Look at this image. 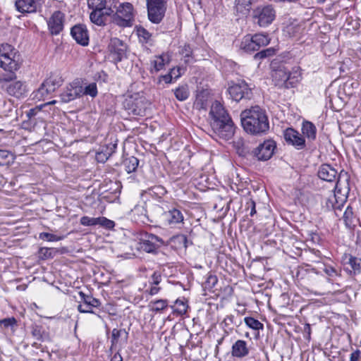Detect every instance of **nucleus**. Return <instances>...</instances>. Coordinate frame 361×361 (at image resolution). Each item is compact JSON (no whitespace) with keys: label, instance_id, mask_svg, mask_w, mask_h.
Masks as SVG:
<instances>
[{"label":"nucleus","instance_id":"obj_44","mask_svg":"<svg viewBox=\"0 0 361 361\" xmlns=\"http://www.w3.org/2000/svg\"><path fill=\"white\" fill-rule=\"evenodd\" d=\"M97 225H99L102 228L106 229H112L115 226L114 221L110 220L104 216L97 217Z\"/></svg>","mask_w":361,"mask_h":361},{"label":"nucleus","instance_id":"obj_13","mask_svg":"<svg viewBox=\"0 0 361 361\" xmlns=\"http://www.w3.org/2000/svg\"><path fill=\"white\" fill-rule=\"evenodd\" d=\"M283 137L288 145H291L297 149H302L305 147V140L303 135L292 128L284 130Z\"/></svg>","mask_w":361,"mask_h":361},{"label":"nucleus","instance_id":"obj_58","mask_svg":"<svg viewBox=\"0 0 361 361\" xmlns=\"http://www.w3.org/2000/svg\"><path fill=\"white\" fill-rule=\"evenodd\" d=\"M361 356V351L358 349L354 350L350 355V361H359Z\"/></svg>","mask_w":361,"mask_h":361},{"label":"nucleus","instance_id":"obj_46","mask_svg":"<svg viewBox=\"0 0 361 361\" xmlns=\"http://www.w3.org/2000/svg\"><path fill=\"white\" fill-rule=\"evenodd\" d=\"M39 238L41 240H47L49 242L59 241L63 239L62 236H58L56 235L46 232L39 233Z\"/></svg>","mask_w":361,"mask_h":361},{"label":"nucleus","instance_id":"obj_64","mask_svg":"<svg viewBox=\"0 0 361 361\" xmlns=\"http://www.w3.org/2000/svg\"><path fill=\"white\" fill-rule=\"evenodd\" d=\"M111 361H123V357L118 353H117L114 355Z\"/></svg>","mask_w":361,"mask_h":361},{"label":"nucleus","instance_id":"obj_32","mask_svg":"<svg viewBox=\"0 0 361 361\" xmlns=\"http://www.w3.org/2000/svg\"><path fill=\"white\" fill-rule=\"evenodd\" d=\"M52 93L51 90L45 85L44 81L41 84L39 87L33 92L34 98L38 100H44L45 98Z\"/></svg>","mask_w":361,"mask_h":361},{"label":"nucleus","instance_id":"obj_31","mask_svg":"<svg viewBox=\"0 0 361 361\" xmlns=\"http://www.w3.org/2000/svg\"><path fill=\"white\" fill-rule=\"evenodd\" d=\"M107 4V0H87V6L92 11L112 9Z\"/></svg>","mask_w":361,"mask_h":361},{"label":"nucleus","instance_id":"obj_21","mask_svg":"<svg viewBox=\"0 0 361 361\" xmlns=\"http://www.w3.org/2000/svg\"><path fill=\"white\" fill-rule=\"evenodd\" d=\"M114 11L113 9L92 11L90 14V20L97 25H104L107 17L111 15Z\"/></svg>","mask_w":361,"mask_h":361},{"label":"nucleus","instance_id":"obj_38","mask_svg":"<svg viewBox=\"0 0 361 361\" xmlns=\"http://www.w3.org/2000/svg\"><path fill=\"white\" fill-rule=\"evenodd\" d=\"M288 75L290 78H288V85L289 87H293L297 82H298L301 78V74L300 72L299 67H295L293 69L292 72H288Z\"/></svg>","mask_w":361,"mask_h":361},{"label":"nucleus","instance_id":"obj_22","mask_svg":"<svg viewBox=\"0 0 361 361\" xmlns=\"http://www.w3.org/2000/svg\"><path fill=\"white\" fill-rule=\"evenodd\" d=\"M250 350L247 342L243 340L236 341L231 348L232 356L238 358H242L248 355Z\"/></svg>","mask_w":361,"mask_h":361},{"label":"nucleus","instance_id":"obj_54","mask_svg":"<svg viewBox=\"0 0 361 361\" xmlns=\"http://www.w3.org/2000/svg\"><path fill=\"white\" fill-rule=\"evenodd\" d=\"M92 307V306L83 303L78 305V310L81 313H94Z\"/></svg>","mask_w":361,"mask_h":361},{"label":"nucleus","instance_id":"obj_20","mask_svg":"<svg viewBox=\"0 0 361 361\" xmlns=\"http://www.w3.org/2000/svg\"><path fill=\"white\" fill-rule=\"evenodd\" d=\"M209 115L212 118V121H225L230 118L222 104L217 101H215L212 104Z\"/></svg>","mask_w":361,"mask_h":361},{"label":"nucleus","instance_id":"obj_40","mask_svg":"<svg viewBox=\"0 0 361 361\" xmlns=\"http://www.w3.org/2000/svg\"><path fill=\"white\" fill-rule=\"evenodd\" d=\"M323 271L327 275V281L329 283H333L336 277L341 276L340 271L330 265H324Z\"/></svg>","mask_w":361,"mask_h":361},{"label":"nucleus","instance_id":"obj_2","mask_svg":"<svg viewBox=\"0 0 361 361\" xmlns=\"http://www.w3.org/2000/svg\"><path fill=\"white\" fill-rule=\"evenodd\" d=\"M318 176L323 180L333 182L337 180L335 186L334 198L338 203V199L343 202L347 198L348 188L346 186L343 189L340 188V176H338V171L330 164H322L318 171Z\"/></svg>","mask_w":361,"mask_h":361},{"label":"nucleus","instance_id":"obj_15","mask_svg":"<svg viewBox=\"0 0 361 361\" xmlns=\"http://www.w3.org/2000/svg\"><path fill=\"white\" fill-rule=\"evenodd\" d=\"M16 10L22 13H34L42 7L41 0H16Z\"/></svg>","mask_w":361,"mask_h":361},{"label":"nucleus","instance_id":"obj_33","mask_svg":"<svg viewBox=\"0 0 361 361\" xmlns=\"http://www.w3.org/2000/svg\"><path fill=\"white\" fill-rule=\"evenodd\" d=\"M123 164L127 173H130L135 171L139 164V160L132 156L125 159Z\"/></svg>","mask_w":361,"mask_h":361},{"label":"nucleus","instance_id":"obj_36","mask_svg":"<svg viewBox=\"0 0 361 361\" xmlns=\"http://www.w3.org/2000/svg\"><path fill=\"white\" fill-rule=\"evenodd\" d=\"M168 306V301L166 300H157L155 301H151L149 302V307L152 312H159L164 309H166Z\"/></svg>","mask_w":361,"mask_h":361},{"label":"nucleus","instance_id":"obj_45","mask_svg":"<svg viewBox=\"0 0 361 361\" xmlns=\"http://www.w3.org/2000/svg\"><path fill=\"white\" fill-rule=\"evenodd\" d=\"M171 241L178 244L180 247H183L185 248L188 247V240L186 235L183 234H179L173 236L171 238Z\"/></svg>","mask_w":361,"mask_h":361},{"label":"nucleus","instance_id":"obj_41","mask_svg":"<svg viewBox=\"0 0 361 361\" xmlns=\"http://www.w3.org/2000/svg\"><path fill=\"white\" fill-rule=\"evenodd\" d=\"M252 37L255 41L257 47H258V49L261 47L267 46V44H269V43L270 42V39H269L268 35H264V34H262V33L255 34V35H252Z\"/></svg>","mask_w":361,"mask_h":361},{"label":"nucleus","instance_id":"obj_57","mask_svg":"<svg viewBox=\"0 0 361 361\" xmlns=\"http://www.w3.org/2000/svg\"><path fill=\"white\" fill-rule=\"evenodd\" d=\"M169 73L171 75L172 78L174 80H176L181 75L180 68H173L170 70Z\"/></svg>","mask_w":361,"mask_h":361},{"label":"nucleus","instance_id":"obj_30","mask_svg":"<svg viewBox=\"0 0 361 361\" xmlns=\"http://www.w3.org/2000/svg\"><path fill=\"white\" fill-rule=\"evenodd\" d=\"M343 219L346 227L351 228L355 226V216L351 206L349 205L346 207L343 216Z\"/></svg>","mask_w":361,"mask_h":361},{"label":"nucleus","instance_id":"obj_26","mask_svg":"<svg viewBox=\"0 0 361 361\" xmlns=\"http://www.w3.org/2000/svg\"><path fill=\"white\" fill-rule=\"evenodd\" d=\"M169 63L168 56L162 54L157 56L151 61V73L158 72L164 68L165 64Z\"/></svg>","mask_w":361,"mask_h":361},{"label":"nucleus","instance_id":"obj_34","mask_svg":"<svg viewBox=\"0 0 361 361\" xmlns=\"http://www.w3.org/2000/svg\"><path fill=\"white\" fill-rule=\"evenodd\" d=\"M79 295L82 303L92 306L93 307H98L101 305V302L99 299L93 298L90 295H87L82 291L79 292Z\"/></svg>","mask_w":361,"mask_h":361},{"label":"nucleus","instance_id":"obj_3","mask_svg":"<svg viewBox=\"0 0 361 361\" xmlns=\"http://www.w3.org/2000/svg\"><path fill=\"white\" fill-rule=\"evenodd\" d=\"M113 23L121 27H132L135 22V11L133 5L129 2L118 3L114 6Z\"/></svg>","mask_w":361,"mask_h":361},{"label":"nucleus","instance_id":"obj_49","mask_svg":"<svg viewBox=\"0 0 361 361\" xmlns=\"http://www.w3.org/2000/svg\"><path fill=\"white\" fill-rule=\"evenodd\" d=\"M218 279L217 277L214 275L209 274L207 280L204 283V287L205 288H207L209 290L212 289L214 286L217 283Z\"/></svg>","mask_w":361,"mask_h":361},{"label":"nucleus","instance_id":"obj_42","mask_svg":"<svg viewBox=\"0 0 361 361\" xmlns=\"http://www.w3.org/2000/svg\"><path fill=\"white\" fill-rule=\"evenodd\" d=\"M245 324L252 329L259 330L263 329V324L257 319L247 317L244 319Z\"/></svg>","mask_w":361,"mask_h":361},{"label":"nucleus","instance_id":"obj_63","mask_svg":"<svg viewBox=\"0 0 361 361\" xmlns=\"http://www.w3.org/2000/svg\"><path fill=\"white\" fill-rule=\"evenodd\" d=\"M247 204L248 205V207H251L250 215L252 216L256 213L255 202L253 200H250L247 203Z\"/></svg>","mask_w":361,"mask_h":361},{"label":"nucleus","instance_id":"obj_29","mask_svg":"<svg viewBox=\"0 0 361 361\" xmlns=\"http://www.w3.org/2000/svg\"><path fill=\"white\" fill-rule=\"evenodd\" d=\"M252 2L253 0H235V10L242 16H245L250 12Z\"/></svg>","mask_w":361,"mask_h":361},{"label":"nucleus","instance_id":"obj_18","mask_svg":"<svg viewBox=\"0 0 361 361\" xmlns=\"http://www.w3.org/2000/svg\"><path fill=\"white\" fill-rule=\"evenodd\" d=\"M161 218L167 225H176L179 223H183L184 216L183 213L179 209L172 208L162 214Z\"/></svg>","mask_w":361,"mask_h":361},{"label":"nucleus","instance_id":"obj_56","mask_svg":"<svg viewBox=\"0 0 361 361\" xmlns=\"http://www.w3.org/2000/svg\"><path fill=\"white\" fill-rule=\"evenodd\" d=\"M173 79L169 73L166 75H161L159 78V83H161L162 81H164L166 84H170L173 82Z\"/></svg>","mask_w":361,"mask_h":361},{"label":"nucleus","instance_id":"obj_16","mask_svg":"<svg viewBox=\"0 0 361 361\" xmlns=\"http://www.w3.org/2000/svg\"><path fill=\"white\" fill-rule=\"evenodd\" d=\"M64 15L62 12L56 11L47 20L49 30L51 35H59L63 29Z\"/></svg>","mask_w":361,"mask_h":361},{"label":"nucleus","instance_id":"obj_60","mask_svg":"<svg viewBox=\"0 0 361 361\" xmlns=\"http://www.w3.org/2000/svg\"><path fill=\"white\" fill-rule=\"evenodd\" d=\"M188 6H190V4L192 6L194 9H198L201 8V0H189Z\"/></svg>","mask_w":361,"mask_h":361},{"label":"nucleus","instance_id":"obj_59","mask_svg":"<svg viewBox=\"0 0 361 361\" xmlns=\"http://www.w3.org/2000/svg\"><path fill=\"white\" fill-rule=\"evenodd\" d=\"M32 334L37 340H40L42 337L40 329L38 326L33 328Z\"/></svg>","mask_w":361,"mask_h":361},{"label":"nucleus","instance_id":"obj_43","mask_svg":"<svg viewBox=\"0 0 361 361\" xmlns=\"http://www.w3.org/2000/svg\"><path fill=\"white\" fill-rule=\"evenodd\" d=\"M137 32L140 40L143 43H148L151 40L152 35L145 28L140 27L137 28Z\"/></svg>","mask_w":361,"mask_h":361},{"label":"nucleus","instance_id":"obj_61","mask_svg":"<svg viewBox=\"0 0 361 361\" xmlns=\"http://www.w3.org/2000/svg\"><path fill=\"white\" fill-rule=\"evenodd\" d=\"M16 78L15 73H11L8 76L0 77V82H10Z\"/></svg>","mask_w":361,"mask_h":361},{"label":"nucleus","instance_id":"obj_28","mask_svg":"<svg viewBox=\"0 0 361 361\" xmlns=\"http://www.w3.org/2000/svg\"><path fill=\"white\" fill-rule=\"evenodd\" d=\"M240 48L245 52L248 53L258 50V47H257L252 35H247L243 38L240 44Z\"/></svg>","mask_w":361,"mask_h":361},{"label":"nucleus","instance_id":"obj_48","mask_svg":"<svg viewBox=\"0 0 361 361\" xmlns=\"http://www.w3.org/2000/svg\"><path fill=\"white\" fill-rule=\"evenodd\" d=\"M80 224L85 226H96L97 222V218H92L87 216L81 217L80 220Z\"/></svg>","mask_w":361,"mask_h":361},{"label":"nucleus","instance_id":"obj_50","mask_svg":"<svg viewBox=\"0 0 361 361\" xmlns=\"http://www.w3.org/2000/svg\"><path fill=\"white\" fill-rule=\"evenodd\" d=\"M161 281V275L159 271H154L150 277V285L158 286Z\"/></svg>","mask_w":361,"mask_h":361},{"label":"nucleus","instance_id":"obj_5","mask_svg":"<svg viewBox=\"0 0 361 361\" xmlns=\"http://www.w3.org/2000/svg\"><path fill=\"white\" fill-rule=\"evenodd\" d=\"M146 6L149 21L154 24L160 23L166 11V0H146Z\"/></svg>","mask_w":361,"mask_h":361},{"label":"nucleus","instance_id":"obj_62","mask_svg":"<svg viewBox=\"0 0 361 361\" xmlns=\"http://www.w3.org/2000/svg\"><path fill=\"white\" fill-rule=\"evenodd\" d=\"M160 290H161L160 287H158L157 286H154V285H151V288L149 290V293L151 295H154L157 294Z\"/></svg>","mask_w":361,"mask_h":361},{"label":"nucleus","instance_id":"obj_12","mask_svg":"<svg viewBox=\"0 0 361 361\" xmlns=\"http://www.w3.org/2000/svg\"><path fill=\"white\" fill-rule=\"evenodd\" d=\"M163 244L164 241L161 238L154 234L147 233L142 235L140 243V248L149 253L154 252Z\"/></svg>","mask_w":361,"mask_h":361},{"label":"nucleus","instance_id":"obj_1","mask_svg":"<svg viewBox=\"0 0 361 361\" xmlns=\"http://www.w3.org/2000/svg\"><path fill=\"white\" fill-rule=\"evenodd\" d=\"M240 120L243 129L252 135L264 133L269 128L266 112L259 106L243 111L240 114Z\"/></svg>","mask_w":361,"mask_h":361},{"label":"nucleus","instance_id":"obj_37","mask_svg":"<svg viewBox=\"0 0 361 361\" xmlns=\"http://www.w3.org/2000/svg\"><path fill=\"white\" fill-rule=\"evenodd\" d=\"M174 94L178 100H186L190 94L188 86L187 85H184L177 87L174 91Z\"/></svg>","mask_w":361,"mask_h":361},{"label":"nucleus","instance_id":"obj_6","mask_svg":"<svg viewBox=\"0 0 361 361\" xmlns=\"http://www.w3.org/2000/svg\"><path fill=\"white\" fill-rule=\"evenodd\" d=\"M123 106L129 114L144 116L146 110L145 98L138 93L131 94L124 100Z\"/></svg>","mask_w":361,"mask_h":361},{"label":"nucleus","instance_id":"obj_24","mask_svg":"<svg viewBox=\"0 0 361 361\" xmlns=\"http://www.w3.org/2000/svg\"><path fill=\"white\" fill-rule=\"evenodd\" d=\"M343 262L345 264H349L354 274L361 272V258L354 257L349 254H345L343 257Z\"/></svg>","mask_w":361,"mask_h":361},{"label":"nucleus","instance_id":"obj_10","mask_svg":"<svg viewBox=\"0 0 361 361\" xmlns=\"http://www.w3.org/2000/svg\"><path fill=\"white\" fill-rule=\"evenodd\" d=\"M109 50L111 57L116 63L126 58L127 45L118 38L111 39Z\"/></svg>","mask_w":361,"mask_h":361},{"label":"nucleus","instance_id":"obj_11","mask_svg":"<svg viewBox=\"0 0 361 361\" xmlns=\"http://www.w3.org/2000/svg\"><path fill=\"white\" fill-rule=\"evenodd\" d=\"M81 92V83L78 80H75L63 90L59 97L62 102L68 103L78 97H80V94Z\"/></svg>","mask_w":361,"mask_h":361},{"label":"nucleus","instance_id":"obj_52","mask_svg":"<svg viewBox=\"0 0 361 361\" xmlns=\"http://www.w3.org/2000/svg\"><path fill=\"white\" fill-rule=\"evenodd\" d=\"M0 324H3L5 328H8L16 325L17 321L14 317H8L0 319Z\"/></svg>","mask_w":361,"mask_h":361},{"label":"nucleus","instance_id":"obj_55","mask_svg":"<svg viewBox=\"0 0 361 361\" xmlns=\"http://www.w3.org/2000/svg\"><path fill=\"white\" fill-rule=\"evenodd\" d=\"M125 331L124 329H114L112 330V332H111V342L112 343H115L118 341L119 337L121 336V333Z\"/></svg>","mask_w":361,"mask_h":361},{"label":"nucleus","instance_id":"obj_19","mask_svg":"<svg viewBox=\"0 0 361 361\" xmlns=\"http://www.w3.org/2000/svg\"><path fill=\"white\" fill-rule=\"evenodd\" d=\"M71 34L73 38L80 44L86 46L89 42L87 30L83 25H76L71 29Z\"/></svg>","mask_w":361,"mask_h":361},{"label":"nucleus","instance_id":"obj_4","mask_svg":"<svg viewBox=\"0 0 361 361\" xmlns=\"http://www.w3.org/2000/svg\"><path fill=\"white\" fill-rule=\"evenodd\" d=\"M18 51L11 44L0 45V68L6 71L14 73L20 68Z\"/></svg>","mask_w":361,"mask_h":361},{"label":"nucleus","instance_id":"obj_17","mask_svg":"<svg viewBox=\"0 0 361 361\" xmlns=\"http://www.w3.org/2000/svg\"><path fill=\"white\" fill-rule=\"evenodd\" d=\"M6 92L9 95L20 99L26 96L27 85L23 81H14L6 87Z\"/></svg>","mask_w":361,"mask_h":361},{"label":"nucleus","instance_id":"obj_25","mask_svg":"<svg viewBox=\"0 0 361 361\" xmlns=\"http://www.w3.org/2000/svg\"><path fill=\"white\" fill-rule=\"evenodd\" d=\"M45 85L54 92L56 89L62 85L63 80L59 73H51L44 80Z\"/></svg>","mask_w":361,"mask_h":361},{"label":"nucleus","instance_id":"obj_39","mask_svg":"<svg viewBox=\"0 0 361 361\" xmlns=\"http://www.w3.org/2000/svg\"><path fill=\"white\" fill-rule=\"evenodd\" d=\"M81 90L82 92L80 94V97L82 95H89L94 98L97 95L98 93L97 84L95 82H92L85 87H83L81 85Z\"/></svg>","mask_w":361,"mask_h":361},{"label":"nucleus","instance_id":"obj_27","mask_svg":"<svg viewBox=\"0 0 361 361\" xmlns=\"http://www.w3.org/2000/svg\"><path fill=\"white\" fill-rule=\"evenodd\" d=\"M302 132L309 140L312 141L316 139L317 128L310 121H304L302 125Z\"/></svg>","mask_w":361,"mask_h":361},{"label":"nucleus","instance_id":"obj_7","mask_svg":"<svg viewBox=\"0 0 361 361\" xmlns=\"http://www.w3.org/2000/svg\"><path fill=\"white\" fill-rule=\"evenodd\" d=\"M276 17V11L271 5L258 6L253 11V18L257 19L260 27H267L270 25Z\"/></svg>","mask_w":361,"mask_h":361},{"label":"nucleus","instance_id":"obj_53","mask_svg":"<svg viewBox=\"0 0 361 361\" xmlns=\"http://www.w3.org/2000/svg\"><path fill=\"white\" fill-rule=\"evenodd\" d=\"M235 317L233 315H228L226 317V318L222 322L221 324L224 327H227L229 329H231L232 328L230 327L231 325L235 324Z\"/></svg>","mask_w":361,"mask_h":361},{"label":"nucleus","instance_id":"obj_14","mask_svg":"<svg viewBox=\"0 0 361 361\" xmlns=\"http://www.w3.org/2000/svg\"><path fill=\"white\" fill-rule=\"evenodd\" d=\"M276 143L274 140H268L260 144L254 151L255 156L260 161H267L274 154Z\"/></svg>","mask_w":361,"mask_h":361},{"label":"nucleus","instance_id":"obj_47","mask_svg":"<svg viewBox=\"0 0 361 361\" xmlns=\"http://www.w3.org/2000/svg\"><path fill=\"white\" fill-rule=\"evenodd\" d=\"M275 49L274 48H268L264 49L255 55V59H262L274 55Z\"/></svg>","mask_w":361,"mask_h":361},{"label":"nucleus","instance_id":"obj_23","mask_svg":"<svg viewBox=\"0 0 361 361\" xmlns=\"http://www.w3.org/2000/svg\"><path fill=\"white\" fill-rule=\"evenodd\" d=\"M272 77L276 85L289 88L288 78H290L288 75V72L285 69L279 68L272 75Z\"/></svg>","mask_w":361,"mask_h":361},{"label":"nucleus","instance_id":"obj_51","mask_svg":"<svg viewBox=\"0 0 361 361\" xmlns=\"http://www.w3.org/2000/svg\"><path fill=\"white\" fill-rule=\"evenodd\" d=\"M40 257L42 259L52 258L51 249L48 247H41L39 250Z\"/></svg>","mask_w":361,"mask_h":361},{"label":"nucleus","instance_id":"obj_8","mask_svg":"<svg viewBox=\"0 0 361 361\" xmlns=\"http://www.w3.org/2000/svg\"><path fill=\"white\" fill-rule=\"evenodd\" d=\"M214 133L224 140H230L234 135L235 128L231 118L221 121H211Z\"/></svg>","mask_w":361,"mask_h":361},{"label":"nucleus","instance_id":"obj_9","mask_svg":"<svg viewBox=\"0 0 361 361\" xmlns=\"http://www.w3.org/2000/svg\"><path fill=\"white\" fill-rule=\"evenodd\" d=\"M227 91L231 99L235 102H240L242 99H250L252 96V89L245 81L230 85Z\"/></svg>","mask_w":361,"mask_h":361},{"label":"nucleus","instance_id":"obj_35","mask_svg":"<svg viewBox=\"0 0 361 361\" xmlns=\"http://www.w3.org/2000/svg\"><path fill=\"white\" fill-rule=\"evenodd\" d=\"M173 312L178 315H183L186 313L188 305L184 299H177L174 305L171 307Z\"/></svg>","mask_w":361,"mask_h":361}]
</instances>
